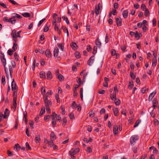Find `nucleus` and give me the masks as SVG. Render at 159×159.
I'll list each match as a JSON object with an SVG mask.
<instances>
[{
    "mask_svg": "<svg viewBox=\"0 0 159 159\" xmlns=\"http://www.w3.org/2000/svg\"><path fill=\"white\" fill-rule=\"evenodd\" d=\"M11 64L8 65L9 70L10 72V77L11 79L12 78L13 75V69L16 66L15 62L12 61H11Z\"/></svg>",
    "mask_w": 159,
    "mask_h": 159,
    "instance_id": "obj_1",
    "label": "nucleus"
},
{
    "mask_svg": "<svg viewBox=\"0 0 159 159\" xmlns=\"http://www.w3.org/2000/svg\"><path fill=\"white\" fill-rule=\"evenodd\" d=\"M79 151L80 149L79 148L75 149L72 148L69 152V155L70 156L71 158L74 159L75 158V155L79 152Z\"/></svg>",
    "mask_w": 159,
    "mask_h": 159,
    "instance_id": "obj_2",
    "label": "nucleus"
},
{
    "mask_svg": "<svg viewBox=\"0 0 159 159\" xmlns=\"http://www.w3.org/2000/svg\"><path fill=\"white\" fill-rule=\"evenodd\" d=\"M20 32L21 31H19L16 33V31L14 30L12 31L11 35L14 39L17 38V37H20Z\"/></svg>",
    "mask_w": 159,
    "mask_h": 159,
    "instance_id": "obj_3",
    "label": "nucleus"
},
{
    "mask_svg": "<svg viewBox=\"0 0 159 159\" xmlns=\"http://www.w3.org/2000/svg\"><path fill=\"white\" fill-rule=\"evenodd\" d=\"M16 18L21 19L22 18V17L17 14L15 13H13L12 14V16L11 17V19L13 20V22H15V23L16 22Z\"/></svg>",
    "mask_w": 159,
    "mask_h": 159,
    "instance_id": "obj_4",
    "label": "nucleus"
},
{
    "mask_svg": "<svg viewBox=\"0 0 159 159\" xmlns=\"http://www.w3.org/2000/svg\"><path fill=\"white\" fill-rule=\"evenodd\" d=\"M0 57L2 62L3 63L4 67H6V59L5 58V56L4 53L1 52L0 53Z\"/></svg>",
    "mask_w": 159,
    "mask_h": 159,
    "instance_id": "obj_5",
    "label": "nucleus"
},
{
    "mask_svg": "<svg viewBox=\"0 0 159 159\" xmlns=\"http://www.w3.org/2000/svg\"><path fill=\"white\" fill-rule=\"evenodd\" d=\"M139 137L137 135H134L132 136L130 139V143L131 144H133L134 143H135L136 141L138 140L139 139Z\"/></svg>",
    "mask_w": 159,
    "mask_h": 159,
    "instance_id": "obj_6",
    "label": "nucleus"
},
{
    "mask_svg": "<svg viewBox=\"0 0 159 159\" xmlns=\"http://www.w3.org/2000/svg\"><path fill=\"white\" fill-rule=\"evenodd\" d=\"M11 87L12 90H17L18 89V86L14 79H12V81L11 83Z\"/></svg>",
    "mask_w": 159,
    "mask_h": 159,
    "instance_id": "obj_7",
    "label": "nucleus"
},
{
    "mask_svg": "<svg viewBox=\"0 0 159 159\" xmlns=\"http://www.w3.org/2000/svg\"><path fill=\"white\" fill-rule=\"evenodd\" d=\"M95 60L94 55L91 56L87 62V64L89 66H91L94 62Z\"/></svg>",
    "mask_w": 159,
    "mask_h": 159,
    "instance_id": "obj_8",
    "label": "nucleus"
},
{
    "mask_svg": "<svg viewBox=\"0 0 159 159\" xmlns=\"http://www.w3.org/2000/svg\"><path fill=\"white\" fill-rule=\"evenodd\" d=\"M59 52V49L57 48H55L53 51L54 56V57H56L60 59L61 57L58 56Z\"/></svg>",
    "mask_w": 159,
    "mask_h": 159,
    "instance_id": "obj_9",
    "label": "nucleus"
},
{
    "mask_svg": "<svg viewBox=\"0 0 159 159\" xmlns=\"http://www.w3.org/2000/svg\"><path fill=\"white\" fill-rule=\"evenodd\" d=\"M3 20L4 21L6 22H10L12 24H15V22H13V20L11 19V17L8 19L7 16H5L3 17Z\"/></svg>",
    "mask_w": 159,
    "mask_h": 159,
    "instance_id": "obj_10",
    "label": "nucleus"
},
{
    "mask_svg": "<svg viewBox=\"0 0 159 159\" xmlns=\"http://www.w3.org/2000/svg\"><path fill=\"white\" fill-rule=\"evenodd\" d=\"M116 20L117 26L119 27L121 26L122 20L120 18L116 17Z\"/></svg>",
    "mask_w": 159,
    "mask_h": 159,
    "instance_id": "obj_11",
    "label": "nucleus"
},
{
    "mask_svg": "<svg viewBox=\"0 0 159 159\" xmlns=\"http://www.w3.org/2000/svg\"><path fill=\"white\" fill-rule=\"evenodd\" d=\"M95 44L99 48H100L101 47V43L98 38L96 39L95 41Z\"/></svg>",
    "mask_w": 159,
    "mask_h": 159,
    "instance_id": "obj_12",
    "label": "nucleus"
},
{
    "mask_svg": "<svg viewBox=\"0 0 159 159\" xmlns=\"http://www.w3.org/2000/svg\"><path fill=\"white\" fill-rule=\"evenodd\" d=\"M101 5V4L99 3L98 4V6H96L95 7V13L96 15L98 16L99 14V11L100 10V6Z\"/></svg>",
    "mask_w": 159,
    "mask_h": 159,
    "instance_id": "obj_13",
    "label": "nucleus"
},
{
    "mask_svg": "<svg viewBox=\"0 0 159 159\" xmlns=\"http://www.w3.org/2000/svg\"><path fill=\"white\" fill-rule=\"evenodd\" d=\"M47 78L48 80H50L52 78V74L50 71H48L47 73Z\"/></svg>",
    "mask_w": 159,
    "mask_h": 159,
    "instance_id": "obj_14",
    "label": "nucleus"
},
{
    "mask_svg": "<svg viewBox=\"0 0 159 159\" xmlns=\"http://www.w3.org/2000/svg\"><path fill=\"white\" fill-rule=\"evenodd\" d=\"M156 90L152 92L151 93L149 96L148 100H151L154 96L156 93Z\"/></svg>",
    "mask_w": 159,
    "mask_h": 159,
    "instance_id": "obj_15",
    "label": "nucleus"
},
{
    "mask_svg": "<svg viewBox=\"0 0 159 159\" xmlns=\"http://www.w3.org/2000/svg\"><path fill=\"white\" fill-rule=\"evenodd\" d=\"M4 68L5 72V73L6 74L7 78L8 80V84L10 77L9 75L8 69L6 67H4Z\"/></svg>",
    "mask_w": 159,
    "mask_h": 159,
    "instance_id": "obj_16",
    "label": "nucleus"
},
{
    "mask_svg": "<svg viewBox=\"0 0 159 159\" xmlns=\"http://www.w3.org/2000/svg\"><path fill=\"white\" fill-rule=\"evenodd\" d=\"M113 111L115 116H118L119 111L117 108H115L113 109Z\"/></svg>",
    "mask_w": 159,
    "mask_h": 159,
    "instance_id": "obj_17",
    "label": "nucleus"
},
{
    "mask_svg": "<svg viewBox=\"0 0 159 159\" xmlns=\"http://www.w3.org/2000/svg\"><path fill=\"white\" fill-rule=\"evenodd\" d=\"M128 13L129 11L128 10H127L124 11L123 12L122 15L124 18L126 19L127 17L128 16Z\"/></svg>",
    "mask_w": 159,
    "mask_h": 159,
    "instance_id": "obj_18",
    "label": "nucleus"
},
{
    "mask_svg": "<svg viewBox=\"0 0 159 159\" xmlns=\"http://www.w3.org/2000/svg\"><path fill=\"white\" fill-rule=\"evenodd\" d=\"M61 28L63 30V32L65 33H66L67 36L68 37L69 34L67 28L66 27L64 26H62Z\"/></svg>",
    "mask_w": 159,
    "mask_h": 159,
    "instance_id": "obj_19",
    "label": "nucleus"
},
{
    "mask_svg": "<svg viewBox=\"0 0 159 159\" xmlns=\"http://www.w3.org/2000/svg\"><path fill=\"white\" fill-rule=\"evenodd\" d=\"M45 53L46 56L48 58H49L51 57V52L49 50L47 49L46 50L45 52Z\"/></svg>",
    "mask_w": 159,
    "mask_h": 159,
    "instance_id": "obj_20",
    "label": "nucleus"
},
{
    "mask_svg": "<svg viewBox=\"0 0 159 159\" xmlns=\"http://www.w3.org/2000/svg\"><path fill=\"white\" fill-rule=\"evenodd\" d=\"M9 111L7 108H6L4 111V116L3 115V118H6L9 115Z\"/></svg>",
    "mask_w": 159,
    "mask_h": 159,
    "instance_id": "obj_21",
    "label": "nucleus"
},
{
    "mask_svg": "<svg viewBox=\"0 0 159 159\" xmlns=\"http://www.w3.org/2000/svg\"><path fill=\"white\" fill-rule=\"evenodd\" d=\"M39 76L41 78H45L46 74L44 71H41L39 73Z\"/></svg>",
    "mask_w": 159,
    "mask_h": 159,
    "instance_id": "obj_22",
    "label": "nucleus"
},
{
    "mask_svg": "<svg viewBox=\"0 0 159 159\" xmlns=\"http://www.w3.org/2000/svg\"><path fill=\"white\" fill-rule=\"evenodd\" d=\"M157 60L156 58H154L152 61V66L154 67H155L157 65Z\"/></svg>",
    "mask_w": 159,
    "mask_h": 159,
    "instance_id": "obj_23",
    "label": "nucleus"
},
{
    "mask_svg": "<svg viewBox=\"0 0 159 159\" xmlns=\"http://www.w3.org/2000/svg\"><path fill=\"white\" fill-rule=\"evenodd\" d=\"M24 116L23 120L25 121L26 123H27V112L26 111H25L23 113Z\"/></svg>",
    "mask_w": 159,
    "mask_h": 159,
    "instance_id": "obj_24",
    "label": "nucleus"
},
{
    "mask_svg": "<svg viewBox=\"0 0 159 159\" xmlns=\"http://www.w3.org/2000/svg\"><path fill=\"white\" fill-rule=\"evenodd\" d=\"M44 102L45 104V107H49L52 104L51 101L49 100Z\"/></svg>",
    "mask_w": 159,
    "mask_h": 159,
    "instance_id": "obj_25",
    "label": "nucleus"
},
{
    "mask_svg": "<svg viewBox=\"0 0 159 159\" xmlns=\"http://www.w3.org/2000/svg\"><path fill=\"white\" fill-rule=\"evenodd\" d=\"M18 48V45L16 43H14L12 47V50L13 51H15L17 50Z\"/></svg>",
    "mask_w": 159,
    "mask_h": 159,
    "instance_id": "obj_26",
    "label": "nucleus"
},
{
    "mask_svg": "<svg viewBox=\"0 0 159 159\" xmlns=\"http://www.w3.org/2000/svg\"><path fill=\"white\" fill-rule=\"evenodd\" d=\"M110 98L111 100L113 101L116 98V94L115 93H113L111 94L110 95Z\"/></svg>",
    "mask_w": 159,
    "mask_h": 159,
    "instance_id": "obj_27",
    "label": "nucleus"
},
{
    "mask_svg": "<svg viewBox=\"0 0 159 159\" xmlns=\"http://www.w3.org/2000/svg\"><path fill=\"white\" fill-rule=\"evenodd\" d=\"M83 141L85 143H88L92 141V139L91 138H89V139L86 138L83 139Z\"/></svg>",
    "mask_w": 159,
    "mask_h": 159,
    "instance_id": "obj_28",
    "label": "nucleus"
},
{
    "mask_svg": "<svg viewBox=\"0 0 159 159\" xmlns=\"http://www.w3.org/2000/svg\"><path fill=\"white\" fill-rule=\"evenodd\" d=\"M58 47L60 48V49L62 51H64V45L63 43H59L57 44Z\"/></svg>",
    "mask_w": 159,
    "mask_h": 159,
    "instance_id": "obj_29",
    "label": "nucleus"
},
{
    "mask_svg": "<svg viewBox=\"0 0 159 159\" xmlns=\"http://www.w3.org/2000/svg\"><path fill=\"white\" fill-rule=\"evenodd\" d=\"M118 132V128L117 126H115L113 128V133L114 134H117Z\"/></svg>",
    "mask_w": 159,
    "mask_h": 159,
    "instance_id": "obj_30",
    "label": "nucleus"
},
{
    "mask_svg": "<svg viewBox=\"0 0 159 159\" xmlns=\"http://www.w3.org/2000/svg\"><path fill=\"white\" fill-rule=\"evenodd\" d=\"M52 127L53 128L55 127L56 124V122L55 118H52Z\"/></svg>",
    "mask_w": 159,
    "mask_h": 159,
    "instance_id": "obj_31",
    "label": "nucleus"
},
{
    "mask_svg": "<svg viewBox=\"0 0 159 159\" xmlns=\"http://www.w3.org/2000/svg\"><path fill=\"white\" fill-rule=\"evenodd\" d=\"M141 122V120L139 119L138 120H137L135 123L134 127L135 128L137 127Z\"/></svg>",
    "mask_w": 159,
    "mask_h": 159,
    "instance_id": "obj_32",
    "label": "nucleus"
},
{
    "mask_svg": "<svg viewBox=\"0 0 159 159\" xmlns=\"http://www.w3.org/2000/svg\"><path fill=\"white\" fill-rule=\"evenodd\" d=\"M57 77L59 80L60 81H62L64 79V77L62 75L60 74L58 75Z\"/></svg>",
    "mask_w": 159,
    "mask_h": 159,
    "instance_id": "obj_33",
    "label": "nucleus"
},
{
    "mask_svg": "<svg viewBox=\"0 0 159 159\" xmlns=\"http://www.w3.org/2000/svg\"><path fill=\"white\" fill-rule=\"evenodd\" d=\"M134 84L133 81L129 82L128 88L129 90H131Z\"/></svg>",
    "mask_w": 159,
    "mask_h": 159,
    "instance_id": "obj_34",
    "label": "nucleus"
},
{
    "mask_svg": "<svg viewBox=\"0 0 159 159\" xmlns=\"http://www.w3.org/2000/svg\"><path fill=\"white\" fill-rule=\"evenodd\" d=\"M35 140L36 143H39L41 139L40 136L38 135H36L35 136Z\"/></svg>",
    "mask_w": 159,
    "mask_h": 159,
    "instance_id": "obj_35",
    "label": "nucleus"
},
{
    "mask_svg": "<svg viewBox=\"0 0 159 159\" xmlns=\"http://www.w3.org/2000/svg\"><path fill=\"white\" fill-rule=\"evenodd\" d=\"M142 35L141 34H139L137 31H136L135 34V38H138V39L142 36Z\"/></svg>",
    "mask_w": 159,
    "mask_h": 159,
    "instance_id": "obj_36",
    "label": "nucleus"
},
{
    "mask_svg": "<svg viewBox=\"0 0 159 159\" xmlns=\"http://www.w3.org/2000/svg\"><path fill=\"white\" fill-rule=\"evenodd\" d=\"M113 101H114L115 103V104L116 106H119L120 105V101L119 99H117L116 98Z\"/></svg>",
    "mask_w": 159,
    "mask_h": 159,
    "instance_id": "obj_37",
    "label": "nucleus"
},
{
    "mask_svg": "<svg viewBox=\"0 0 159 159\" xmlns=\"http://www.w3.org/2000/svg\"><path fill=\"white\" fill-rule=\"evenodd\" d=\"M62 18L64 20H65L67 24L68 25L69 24V22L67 17H66V16H64L62 17Z\"/></svg>",
    "mask_w": 159,
    "mask_h": 159,
    "instance_id": "obj_38",
    "label": "nucleus"
},
{
    "mask_svg": "<svg viewBox=\"0 0 159 159\" xmlns=\"http://www.w3.org/2000/svg\"><path fill=\"white\" fill-rule=\"evenodd\" d=\"M41 93L42 95L44 96L46 93L45 89L44 87H42L41 89Z\"/></svg>",
    "mask_w": 159,
    "mask_h": 159,
    "instance_id": "obj_39",
    "label": "nucleus"
},
{
    "mask_svg": "<svg viewBox=\"0 0 159 159\" xmlns=\"http://www.w3.org/2000/svg\"><path fill=\"white\" fill-rule=\"evenodd\" d=\"M62 125L63 126H65L66 125V123L67 122V119L66 117H64L62 119Z\"/></svg>",
    "mask_w": 159,
    "mask_h": 159,
    "instance_id": "obj_40",
    "label": "nucleus"
},
{
    "mask_svg": "<svg viewBox=\"0 0 159 159\" xmlns=\"http://www.w3.org/2000/svg\"><path fill=\"white\" fill-rule=\"evenodd\" d=\"M130 76L133 80L135 79L136 78L135 75L132 71H130Z\"/></svg>",
    "mask_w": 159,
    "mask_h": 159,
    "instance_id": "obj_41",
    "label": "nucleus"
},
{
    "mask_svg": "<svg viewBox=\"0 0 159 159\" xmlns=\"http://www.w3.org/2000/svg\"><path fill=\"white\" fill-rule=\"evenodd\" d=\"M55 98H56L57 102V103H60V98L59 97V95L58 94H56Z\"/></svg>",
    "mask_w": 159,
    "mask_h": 159,
    "instance_id": "obj_42",
    "label": "nucleus"
},
{
    "mask_svg": "<svg viewBox=\"0 0 159 159\" xmlns=\"http://www.w3.org/2000/svg\"><path fill=\"white\" fill-rule=\"evenodd\" d=\"M20 147L19 145L17 143L15 145V147L14 148V149L15 151H17L18 149H20Z\"/></svg>",
    "mask_w": 159,
    "mask_h": 159,
    "instance_id": "obj_43",
    "label": "nucleus"
},
{
    "mask_svg": "<svg viewBox=\"0 0 159 159\" xmlns=\"http://www.w3.org/2000/svg\"><path fill=\"white\" fill-rule=\"evenodd\" d=\"M22 15L23 16L25 17H29L30 16V14L28 12H24L22 14Z\"/></svg>",
    "mask_w": 159,
    "mask_h": 159,
    "instance_id": "obj_44",
    "label": "nucleus"
},
{
    "mask_svg": "<svg viewBox=\"0 0 159 159\" xmlns=\"http://www.w3.org/2000/svg\"><path fill=\"white\" fill-rule=\"evenodd\" d=\"M14 52V51H13L11 49H10L7 51V53L9 55L11 56L12 55Z\"/></svg>",
    "mask_w": 159,
    "mask_h": 159,
    "instance_id": "obj_45",
    "label": "nucleus"
},
{
    "mask_svg": "<svg viewBox=\"0 0 159 159\" xmlns=\"http://www.w3.org/2000/svg\"><path fill=\"white\" fill-rule=\"evenodd\" d=\"M25 148L27 150H30L31 149V147L30 146V145L28 143L26 142L25 143Z\"/></svg>",
    "mask_w": 159,
    "mask_h": 159,
    "instance_id": "obj_46",
    "label": "nucleus"
},
{
    "mask_svg": "<svg viewBox=\"0 0 159 159\" xmlns=\"http://www.w3.org/2000/svg\"><path fill=\"white\" fill-rule=\"evenodd\" d=\"M2 84L4 85L6 84L5 77L4 75H2Z\"/></svg>",
    "mask_w": 159,
    "mask_h": 159,
    "instance_id": "obj_47",
    "label": "nucleus"
},
{
    "mask_svg": "<svg viewBox=\"0 0 159 159\" xmlns=\"http://www.w3.org/2000/svg\"><path fill=\"white\" fill-rule=\"evenodd\" d=\"M45 112V108L44 107L41 108V110L40 113V115H42Z\"/></svg>",
    "mask_w": 159,
    "mask_h": 159,
    "instance_id": "obj_48",
    "label": "nucleus"
},
{
    "mask_svg": "<svg viewBox=\"0 0 159 159\" xmlns=\"http://www.w3.org/2000/svg\"><path fill=\"white\" fill-rule=\"evenodd\" d=\"M46 20L45 18L43 19L42 20H40L39 21V24L38 25V27H39Z\"/></svg>",
    "mask_w": 159,
    "mask_h": 159,
    "instance_id": "obj_49",
    "label": "nucleus"
},
{
    "mask_svg": "<svg viewBox=\"0 0 159 159\" xmlns=\"http://www.w3.org/2000/svg\"><path fill=\"white\" fill-rule=\"evenodd\" d=\"M75 55L77 59L79 58L80 57V53L78 52H75Z\"/></svg>",
    "mask_w": 159,
    "mask_h": 159,
    "instance_id": "obj_50",
    "label": "nucleus"
},
{
    "mask_svg": "<svg viewBox=\"0 0 159 159\" xmlns=\"http://www.w3.org/2000/svg\"><path fill=\"white\" fill-rule=\"evenodd\" d=\"M56 120L57 121H58L59 122H60L61 121V118L59 115H57L56 116Z\"/></svg>",
    "mask_w": 159,
    "mask_h": 159,
    "instance_id": "obj_51",
    "label": "nucleus"
},
{
    "mask_svg": "<svg viewBox=\"0 0 159 159\" xmlns=\"http://www.w3.org/2000/svg\"><path fill=\"white\" fill-rule=\"evenodd\" d=\"M111 52L112 56H114L115 55L117 56V53H116V50L115 49H112Z\"/></svg>",
    "mask_w": 159,
    "mask_h": 159,
    "instance_id": "obj_52",
    "label": "nucleus"
},
{
    "mask_svg": "<svg viewBox=\"0 0 159 159\" xmlns=\"http://www.w3.org/2000/svg\"><path fill=\"white\" fill-rule=\"evenodd\" d=\"M14 57L16 61H18L19 60L18 56L16 52H15L14 54Z\"/></svg>",
    "mask_w": 159,
    "mask_h": 159,
    "instance_id": "obj_53",
    "label": "nucleus"
},
{
    "mask_svg": "<svg viewBox=\"0 0 159 159\" xmlns=\"http://www.w3.org/2000/svg\"><path fill=\"white\" fill-rule=\"evenodd\" d=\"M151 117L154 118L155 116V114L153 110H152L150 113Z\"/></svg>",
    "mask_w": 159,
    "mask_h": 159,
    "instance_id": "obj_54",
    "label": "nucleus"
},
{
    "mask_svg": "<svg viewBox=\"0 0 159 159\" xmlns=\"http://www.w3.org/2000/svg\"><path fill=\"white\" fill-rule=\"evenodd\" d=\"M12 91H13V97H17V90H12Z\"/></svg>",
    "mask_w": 159,
    "mask_h": 159,
    "instance_id": "obj_55",
    "label": "nucleus"
},
{
    "mask_svg": "<svg viewBox=\"0 0 159 159\" xmlns=\"http://www.w3.org/2000/svg\"><path fill=\"white\" fill-rule=\"evenodd\" d=\"M80 97L82 100L83 99V89L81 88L80 89Z\"/></svg>",
    "mask_w": 159,
    "mask_h": 159,
    "instance_id": "obj_56",
    "label": "nucleus"
},
{
    "mask_svg": "<svg viewBox=\"0 0 159 159\" xmlns=\"http://www.w3.org/2000/svg\"><path fill=\"white\" fill-rule=\"evenodd\" d=\"M48 146L50 147H52L54 144L53 142V141H50L48 143Z\"/></svg>",
    "mask_w": 159,
    "mask_h": 159,
    "instance_id": "obj_57",
    "label": "nucleus"
},
{
    "mask_svg": "<svg viewBox=\"0 0 159 159\" xmlns=\"http://www.w3.org/2000/svg\"><path fill=\"white\" fill-rule=\"evenodd\" d=\"M61 114H62L64 115L65 113V111L64 108L62 106L61 107Z\"/></svg>",
    "mask_w": 159,
    "mask_h": 159,
    "instance_id": "obj_58",
    "label": "nucleus"
},
{
    "mask_svg": "<svg viewBox=\"0 0 159 159\" xmlns=\"http://www.w3.org/2000/svg\"><path fill=\"white\" fill-rule=\"evenodd\" d=\"M146 87H144L141 89V92L142 93H145L146 91Z\"/></svg>",
    "mask_w": 159,
    "mask_h": 159,
    "instance_id": "obj_59",
    "label": "nucleus"
},
{
    "mask_svg": "<svg viewBox=\"0 0 159 159\" xmlns=\"http://www.w3.org/2000/svg\"><path fill=\"white\" fill-rule=\"evenodd\" d=\"M71 46L72 48L73 49H74L76 48V47L77 46V45L76 43H72Z\"/></svg>",
    "mask_w": 159,
    "mask_h": 159,
    "instance_id": "obj_60",
    "label": "nucleus"
},
{
    "mask_svg": "<svg viewBox=\"0 0 159 159\" xmlns=\"http://www.w3.org/2000/svg\"><path fill=\"white\" fill-rule=\"evenodd\" d=\"M51 138H52L54 139H56V137L55 135L54 134L53 132H52L51 134Z\"/></svg>",
    "mask_w": 159,
    "mask_h": 159,
    "instance_id": "obj_61",
    "label": "nucleus"
},
{
    "mask_svg": "<svg viewBox=\"0 0 159 159\" xmlns=\"http://www.w3.org/2000/svg\"><path fill=\"white\" fill-rule=\"evenodd\" d=\"M88 114H89V116L91 117H93L94 116V113L92 111H89Z\"/></svg>",
    "mask_w": 159,
    "mask_h": 159,
    "instance_id": "obj_62",
    "label": "nucleus"
},
{
    "mask_svg": "<svg viewBox=\"0 0 159 159\" xmlns=\"http://www.w3.org/2000/svg\"><path fill=\"white\" fill-rule=\"evenodd\" d=\"M7 152L8 156L9 157H12L13 155V154L12 152H11L9 150H8Z\"/></svg>",
    "mask_w": 159,
    "mask_h": 159,
    "instance_id": "obj_63",
    "label": "nucleus"
},
{
    "mask_svg": "<svg viewBox=\"0 0 159 159\" xmlns=\"http://www.w3.org/2000/svg\"><path fill=\"white\" fill-rule=\"evenodd\" d=\"M149 13V11L148 10V9H146L145 11V16H148Z\"/></svg>",
    "mask_w": 159,
    "mask_h": 159,
    "instance_id": "obj_64",
    "label": "nucleus"
}]
</instances>
